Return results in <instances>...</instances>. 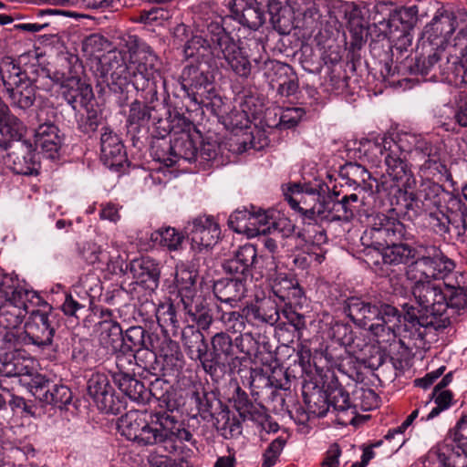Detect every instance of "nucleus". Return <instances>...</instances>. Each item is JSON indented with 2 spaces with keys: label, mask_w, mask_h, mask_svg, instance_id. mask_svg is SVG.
<instances>
[{
  "label": "nucleus",
  "mask_w": 467,
  "mask_h": 467,
  "mask_svg": "<svg viewBox=\"0 0 467 467\" xmlns=\"http://www.w3.org/2000/svg\"><path fill=\"white\" fill-rule=\"evenodd\" d=\"M185 58L203 61L215 67L231 68L236 75L247 77L251 72L248 55L227 34L219 36L213 46L201 35H193L183 47Z\"/></svg>",
  "instance_id": "1"
},
{
  "label": "nucleus",
  "mask_w": 467,
  "mask_h": 467,
  "mask_svg": "<svg viewBox=\"0 0 467 467\" xmlns=\"http://www.w3.org/2000/svg\"><path fill=\"white\" fill-rule=\"evenodd\" d=\"M412 296L420 309L410 304L402 306L405 311L404 319L412 327H433L443 329L451 324V317L448 312L447 296L441 284L436 282L413 283Z\"/></svg>",
  "instance_id": "2"
},
{
  "label": "nucleus",
  "mask_w": 467,
  "mask_h": 467,
  "mask_svg": "<svg viewBox=\"0 0 467 467\" xmlns=\"http://www.w3.org/2000/svg\"><path fill=\"white\" fill-rule=\"evenodd\" d=\"M0 327L16 332L32 307L40 306L43 301L37 293L26 288L16 275L0 274Z\"/></svg>",
  "instance_id": "3"
},
{
  "label": "nucleus",
  "mask_w": 467,
  "mask_h": 467,
  "mask_svg": "<svg viewBox=\"0 0 467 467\" xmlns=\"http://www.w3.org/2000/svg\"><path fill=\"white\" fill-rule=\"evenodd\" d=\"M0 376L18 377L42 406H54L57 402L58 385L36 371L35 361L19 352H8L0 356Z\"/></svg>",
  "instance_id": "4"
},
{
  "label": "nucleus",
  "mask_w": 467,
  "mask_h": 467,
  "mask_svg": "<svg viewBox=\"0 0 467 467\" xmlns=\"http://www.w3.org/2000/svg\"><path fill=\"white\" fill-rule=\"evenodd\" d=\"M368 227L361 235V242L368 247L380 250L389 244L408 239L405 225L396 217L384 213L370 214Z\"/></svg>",
  "instance_id": "5"
},
{
  "label": "nucleus",
  "mask_w": 467,
  "mask_h": 467,
  "mask_svg": "<svg viewBox=\"0 0 467 467\" xmlns=\"http://www.w3.org/2000/svg\"><path fill=\"white\" fill-rule=\"evenodd\" d=\"M455 267L452 260L435 247L426 248L425 253L406 267V276L413 283L435 282L444 279Z\"/></svg>",
  "instance_id": "6"
},
{
  "label": "nucleus",
  "mask_w": 467,
  "mask_h": 467,
  "mask_svg": "<svg viewBox=\"0 0 467 467\" xmlns=\"http://www.w3.org/2000/svg\"><path fill=\"white\" fill-rule=\"evenodd\" d=\"M149 439L150 445L170 444V452L176 451V443L191 441L192 434L185 428L184 422L179 420L168 411H152L149 414Z\"/></svg>",
  "instance_id": "7"
},
{
  "label": "nucleus",
  "mask_w": 467,
  "mask_h": 467,
  "mask_svg": "<svg viewBox=\"0 0 467 467\" xmlns=\"http://www.w3.org/2000/svg\"><path fill=\"white\" fill-rule=\"evenodd\" d=\"M28 315L23 330L6 332L4 340L15 347L30 344L41 348L50 346L56 330L50 325L48 315L36 307H32Z\"/></svg>",
  "instance_id": "8"
},
{
  "label": "nucleus",
  "mask_w": 467,
  "mask_h": 467,
  "mask_svg": "<svg viewBox=\"0 0 467 467\" xmlns=\"http://www.w3.org/2000/svg\"><path fill=\"white\" fill-rule=\"evenodd\" d=\"M234 342V344L231 337L224 332L216 333L212 337V358H207L205 357L202 361V368L206 373L213 375L217 368L230 365L231 361L237 358V349L246 355L251 354V348H245L244 344V342L254 343L251 333L241 334L235 338Z\"/></svg>",
  "instance_id": "9"
},
{
  "label": "nucleus",
  "mask_w": 467,
  "mask_h": 467,
  "mask_svg": "<svg viewBox=\"0 0 467 467\" xmlns=\"http://www.w3.org/2000/svg\"><path fill=\"white\" fill-rule=\"evenodd\" d=\"M400 322L398 309L385 303L371 304L367 309L361 327L367 328L377 338L378 343H389L396 338V328Z\"/></svg>",
  "instance_id": "10"
},
{
  "label": "nucleus",
  "mask_w": 467,
  "mask_h": 467,
  "mask_svg": "<svg viewBox=\"0 0 467 467\" xmlns=\"http://www.w3.org/2000/svg\"><path fill=\"white\" fill-rule=\"evenodd\" d=\"M161 101L153 106L144 105L139 100H135L130 109V114L128 118L129 127L137 130L139 127L146 126L151 122L152 126L156 128L159 134L162 136V133H168L172 130L173 128L167 119L169 109L167 106L169 104L170 95L167 89L161 91Z\"/></svg>",
  "instance_id": "11"
},
{
  "label": "nucleus",
  "mask_w": 467,
  "mask_h": 467,
  "mask_svg": "<svg viewBox=\"0 0 467 467\" xmlns=\"http://www.w3.org/2000/svg\"><path fill=\"white\" fill-rule=\"evenodd\" d=\"M134 70L130 83L133 88H165V81L155 69L157 56L151 47L145 44H139L130 56Z\"/></svg>",
  "instance_id": "12"
},
{
  "label": "nucleus",
  "mask_w": 467,
  "mask_h": 467,
  "mask_svg": "<svg viewBox=\"0 0 467 467\" xmlns=\"http://www.w3.org/2000/svg\"><path fill=\"white\" fill-rule=\"evenodd\" d=\"M296 196L285 193V200L295 211L301 213L306 218L317 220L332 221L333 213L331 198L320 197V195L312 192H303L299 184H294L289 188Z\"/></svg>",
  "instance_id": "13"
},
{
  "label": "nucleus",
  "mask_w": 467,
  "mask_h": 467,
  "mask_svg": "<svg viewBox=\"0 0 467 467\" xmlns=\"http://www.w3.org/2000/svg\"><path fill=\"white\" fill-rule=\"evenodd\" d=\"M374 146L383 156L388 174L396 182V186L405 188L409 185L411 174L402 158L401 146L386 135L377 138Z\"/></svg>",
  "instance_id": "14"
},
{
  "label": "nucleus",
  "mask_w": 467,
  "mask_h": 467,
  "mask_svg": "<svg viewBox=\"0 0 467 467\" xmlns=\"http://www.w3.org/2000/svg\"><path fill=\"white\" fill-rule=\"evenodd\" d=\"M87 389L100 411L116 415L124 409L122 401L115 397L114 389L106 375L93 374L88 381Z\"/></svg>",
  "instance_id": "15"
},
{
  "label": "nucleus",
  "mask_w": 467,
  "mask_h": 467,
  "mask_svg": "<svg viewBox=\"0 0 467 467\" xmlns=\"http://www.w3.org/2000/svg\"><path fill=\"white\" fill-rule=\"evenodd\" d=\"M192 248L198 252L214 245L221 234L219 224L212 216H198L185 227Z\"/></svg>",
  "instance_id": "16"
},
{
  "label": "nucleus",
  "mask_w": 467,
  "mask_h": 467,
  "mask_svg": "<svg viewBox=\"0 0 467 467\" xmlns=\"http://www.w3.org/2000/svg\"><path fill=\"white\" fill-rule=\"evenodd\" d=\"M462 454L454 445L444 440L430 449L424 456V467H467V451Z\"/></svg>",
  "instance_id": "17"
},
{
  "label": "nucleus",
  "mask_w": 467,
  "mask_h": 467,
  "mask_svg": "<svg viewBox=\"0 0 467 467\" xmlns=\"http://www.w3.org/2000/svg\"><path fill=\"white\" fill-rule=\"evenodd\" d=\"M12 151L5 157V164L16 174L33 175L37 173L35 149L28 140L13 144Z\"/></svg>",
  "instance_id": "18"
},
{
  "label": "nucleus",
  "mask_w": 467,
  "mask_h": 467,
  "mask_svg": "<svg viewBox=\"0 0 467 467\" xmlns=\"http://www.w3.org/2000/svg\"><path fill=\"white\" fill-rule=\"evenodd\" d=\"M100 159L109 169L116 171L127 162L126 151L120 139L109 128H104L101 134Z\"/></svg>",
  "instance_id": "19"
},
{
  "label": "nucleus",
  "mask_w": 467,
  "mask_h": 467,
  "mask_svg": "<svg viewBox=\"0 0 467 467\" xmlns=\"http://www.w3.org/2000/svg\"><path fill=\"white\" fill-rule=\"evenodd\" d=\"M273 295L285 306L300 304L303 291L296 279L284 273H277L269 281Z\"/></svg>",
  "instance_id": "20"
},
{
  "label": "nucleus",
  "mask_w": 467,
  "mask_h": 467,
  "mask_svg": "<svg viewBox=\"0 0 467 467\" xmlns=\"http://www.w3.org/2000/svg\"><path fill=\"white\" fill-rule=\"evenodd\" d=\"M26 128L15 115L10 113L8 107L0 102V135L4 138L0 140V148L7 150L13 147L12 141H22Z\"/></svg>",
  "instance_id": "21"
},
{
  "label": "nucleus",
  "mask_w": 467,
  "mask_h": 467,
  "mask_svg": "<svg viewBox=\"0 0 467 467\" xmlns=\"http://www.w3.org/2000/svg\"><path fill=\"white\" fill-rule=\"evenodd\" d=\"M149 418L146 419L138 411H130L121 418L119 429L128 440L136 441L142 446H150Z\"/></svg>",
  "instance_id": "22"
},
{
  "label": "nucleus",
  "mask_w": 467,
  "mask_h": 467,
  "mask_svg": "<svg viewBox=\"0 0 467 467\" xmlns=\"http://www.w3.org/2000/svg\"><path fill=\"white\" fill-rule=\"evenodd\" d=\"M231 9L236 19L251 29H258L265 23V13L256 0H234Z\"/></svg>",
  "instance_id": "23"
},
{
  "label": "nucleus",
  "mask_w": 467,
  "mask_h": 467,
  "mask_svg": "<svg viewBox=\"0 0 467 467\" xmlns=\"http://www.w3.org/2000/svg\"><path fill=\"white\" fill-rule=\"evenodd\" d=\"M246 282L244 276L219 279L213 284V294L223 303L240 302L247 291Z\"/></svg>",
  "instance_id": "24"
},
{
  "label": "nucleus",
  "mask_w": 467,
  "mask_h": 467,
  "mask_svg": "<svg viewBox=\"0 0 467 467\" xmlns=\"http://www.w3.org/2000/svg\"><path fill=\"white\" fill-rule=\"evenodd\" d=\"M268 13L275 30L285 35L294 27L295 14L289 0H268Z\"/></svg>",
  "instance_id": "25"
},
{
  "label": "nucleus",
  "mask_w": 467,
  "mask_h": 467,
  "mask_svg": "<svg viewBox=\"0 0 467 467\" xmlns=\"http://www.w3.org/2000/svg\"><path fill=\"white\" fill-rule=\"evenodd\" d=\"M130 271L138 283L146 285L149 289L158 287L160 269L154 260L149 257L134 259L130 263Z\"/></svg>",
  "instance_id": "26"
},
{
  "label": "nucleus",
  "mask_w": 467,
  "mask_h": 467,
  "mask_svg": "<svg viewBox=\"0 0 467 467\" xmlns=\"http://www.w3.org/2000/svg\"><path fill=\"white\" fill-rule=\"evenodd\" d=\"M98 340L99 346L108 353L116 352L126 345L119 324L113 320H104L98 324Z\"/></svg>",
  "instance_id": "27"
},
{
  "label": "nucleus",
  "mask_w": 467,
  "mask_h": 467,
  "mask_svg": "<svg viewBox=\"0 0 467 467\" xmlns=\"http://www.w3.org/2000/svg\"><path fill=\"white\" fill-rule=\"evenodd\" d=\"M36 145L47 159L55 160L58 152V127L50 120L39 125L36 130Z\"/></svg>",
  "instance_id": "28"
},
{
  "label": "nucleus",
  "mask_w": 467,
  "mask_h": 467,
  "mask_svg": "<svg viewBox=\"0 0 467 467\" xmlns=\"http://www.w3.org/2000/svg\"><path fill=\"white\" fill-rule=\"evenodd\" d=\"M182 341L189 357L202 365L207 356L208 345L203 334L194 326H186L182 331Z\"/></svg>",
  "instance_id": "29"
},
{
  "label": "nucleus",
  "mask_w": 467,
  "mask_h": 467,
  "mask_svg": "<svg viewBox=\"0 0 467 467\" xmlns=\"http://www.w3.org/2000/svg\"><path fill=\"white\" fill-rule=\"evenodd\" d=\"M159 357L163 360V366L171 371L182 368L184 360L180 346L176 341L165 337L158 348Z\"/></svg>",
  "instance_id": "30"
},
{
  "label": "nucleus",
  "mask_w": 467,
  "mask_h": 467,
  "mask_svg": "<svg viewBox=\"0 0 467 467\" xmlns=\"http://www.w3.org/2000/svg\"><path fill=\"white\" fill-rule=\"evenodd\" d=\"M263 106L264 99L255 98L252 92L244 95L242 111L234 110L229 116L231 119L230 125L240 129L247 127V114H259L262 111Z\"/></svg>",
  "instance_id": "31"
},
{
  "label": "nucleus",
  "mask_w": 467,
  "mask_h": 467,
  "mask_svg": "<svg viewBox=\"0 0 467 467\" xmlns=\"http://www.w3.org/2000/svg\"><path fill=\"white\" fill-rule=\"evenodd\" d=\"M381 257L386 265H405L415 257V251L402 242L389 244L381 248Z\"/></svg>",
  "instance_id": "32"
},
{
  "label": "nucleus",
  "mask_w": 467,
  "mask_h": 467,
  "mask_svg": "<svg viewBox=\"0 0 467 467\" xmlns=\"http://www.w3.org/2000/svg\"><path fill=\"white\" fill-rule=\"evenodd\" d=\"M246 317L257 323L275 324L279 319V312L274 302L265 301L260 305H251L244 308Z\"/></svg>",
  "instance_id": "33"
},
{
  "label": "nucleus",
  "mask_w": 467,
  "mask_h": 467,
  "mask_svg": "<svg viewBox=\"0 0 467 467\" xmlns=\"http://www.w3.org/2000/svg\"><path fill=\"white\" fill-rule=\"evenodd\" d=\"M113 356L116 371H112V378H121V376L135 375L136 363L134 350L126 344L119 350L110 353Z\"/></svg>",
  "instance_id": "34"
},
{
  "label": "nucleus",
  "mask_w": 467,
  "mask_h": 467,
  "mask_svg": "<svg viewBox=\"0 0 467 467\" xmlns=\"http://www.w3.org/2000/svg\"><path fill=\"white\" fill-rule=\"evenodd\" d=\"M119 390L130 400L136 402H144L146 400L147 389L144 384L134 378V375L116 377L113 379Z\"/></svg>",
  "instance_id": "35"
},
{
  "label": "nucleus",
  "mask_w": 467,
  "mask_h": 467,
  "mask_svg": "<svg viewBox=\"0 0 467 467\" xmlns=\"http://www.w3.org/2000/svg\"><path fill=\"white\" fill-rule=\"evenodd\" d=\"M303 398L308 411L317 417H324L329 410L328 393L318 387L303 391Z\"/></svg>",
  "instance_id": "36"
},
{
  "label": "nucleus",
  "mask_w": 467,
  "mask_h": 467,
  "mask_svg": "<svg viewBox=\"0 0 467 467\" xmlns=\"http://www.w3.org/2000/svg\"><path fill=\"white\" fill-rule=\"evenodd\" d=\"M348 27L351 36L348 49L351 54V61H354L356 59L355 52L359 50L367 41L368 23L362 16L359 18L348 21Z\"/></svg>",
  "instance_id": "37"
},
{
  "label": "nucleus",
  "mask_w": 467,
  "mask_h": 467,
  "mask_svg": "<svg viewBox=\"0 0 467 467\" xmlns=\"http://www.w3.org/2000/svg\"><path fill=\"white\" fill-rule=\"evenodd\" d=\"M173 156L178 161L183 159L189 162L197 161L198 148L187 132H182L173 139Z\"/></svg>",
  "instance_id": "38"
},
{
  "label": "nucleus",
  "mask_w": 467,
  "mask_h": 467,
  "mask_svg": "<svg viewBox=\"0 0 467 467\" xmlns=\"http://www.w3.org/2000/svg\"><path fill=\"white\" fill-rule=\"evenodd\" d=\"M151 241L170 251H176L184 240V235L172 227H161L150 234Z\"/></svg>",
  "instance_id": "39"
},
{
  "label": "nucleus",
  "mask_w": 467,
  "mask_h": 467,
  "mask_svg": "<svg viewBox=\"0 0 467 467\" xmlns=\"http://www.w3.org/2000/svg\"><path fill=\"white\" fill-rule=\"evenodd\" d=\"M431 156L424 158L418 165L425 176H439L441 180L451 182V174L447 166L440 160L437 149L431 152Z\"/></svg>",
  "instance_id": "40"
},
{
  "label": "nucleus",
  "mask_w": 467,
  "mask_h": 467,
  "mask_svg": "<svg viewBox=\"0 0 467 467\" xmlns=\"http://www.w3.org/2000/svg\"><path fill=\"white\" fill-rule=\"evenodd\" d=\"M214 425L225 439H233L242 433L241 422L234 416H232L227 409H223L217 413Z\"/></svg>",
  "instance_id": "41"
},
{
  "label": "nucleus",
  "mask_w": 467,
  "mask_h": 467,
  "mask_svg": "<svg viewBox=\"0 0 467 467\" xmlns=\"http://www.w3.org/2000/svg\"><path fill=\"white\" fill-rule=\"evenodd\" d=\"M450 294L447 297L448 312L451 317V323L456 320L462 310H467V287L445 284Z\"/></svg>",
  "instance_id": "42"
},
{
  "label": "nucleus",
  "mask_w": 467,
  "mask_h": 467,
  "mask_svg": "<svg viewBox=\"0 0 467 467\" xmlns=\"http://www.w3.org/2000/svg\"><path fill=\"white\" fill-rule=\"evenodd\" d=\"M124 339L130 343L129 346L132 349H138L142 348H155V342L158 337L148 332L142 327L136 326L130 327L126 330Z\"/></svg>",
  "instance_id": "43"
},
{
  "label": "nucleus",
  "mask_w": 467,
  "mask_h": 467,
  "mask_svg": "<svg viewBox=\"0 0 467 467\" xmlns=\"http://www.w3.org/2000/svg\"><path fill=\"white\" fill-rule=\"evenodd\" d=\"M195 282L196 275L192 271L187 268H181L176 271L175 284L182 304L183 298L185 301L192 300Z\"/></svg>",
  "instance_id": "44"
},
{
  "label": "nucleus",
  "mask_w": 467,
  "mask_h": 467,
  "mask_svg": "<svg viewBox=\"0 0 467 467\" xmlns=\"http://www.w3.org/2000/svg\"><path fill=\"white\" fill-rule=\"evenodd\" d=\"M183 307L187 314L192 317L198 327L202 329H208L213 323V316L210 309L201 304L193 305V301H185L183 298Z\"/></svg>",
  "instance_id": "45"
},
{
  "label": "nucleus",
  "mask_w": 467,
  "mask_h": 467,
  "mask_svg": "<svg viewBox=\"0 0 467 467\" xmlns=\"http://www.w3.org/2000/svg\"><path fill=\"white\" fill-rule=\"evenodd\" d=\"M180 81L182 88H202L211 83L208 74H205L194 66L184 67L181 74Z\"/></svg>",
  "instance_id": "46"
},
{
  "label": "nucleus",
  "mask_w": 467,
  "mask_h": 467,
  "mask_svg": "<svg viewBox=\"0 0 467 467\" xmlns=\"http://www.w3.org/2000/svg\"><path fill=\"white\" fill-rule=\"evenodd\" d=\"M252 229L249 231L252 234H271L277 231L275 222L265 211L259 210L253 212Z\"/></svg>",
  "instance_id": "47"
},
{
  "label": "nucleus",
  "mask_w": 467,
  "mask_h": 467,
  "mask_svg": "<svg viewBox=\"0 0 467 467\" xmlns=\"http://www.w3.org/2000/svg\"><path fill=\"white\" fill-rule=\"evenodd\" d=\"M155 348H142L134 350L136 357V367L142 368L150 374L156 375L159 365L157 363V354Z\"/></svg>",
  "instance_id": "48"
},
{
  "label": "nucleus",
  "mask_w": 467,
  "mask_h": 467,
  "mask_svg": "<svg viewBox=\"0 0 467 467\" xmlns=\"http://www.w3.org/2000/svg\"><path fill=\"white\" fill-rule=\"evenodd\" d=\"M219 320L223 327L233 333H242L245 328V321L249 318L244 310L238 311H223L221 310Z\"/></svg>",
  "instance_id": "49"
},
{
  "label": "nucleus",
  "mask_w": 467,
  "mask_h": 467,
  "mask_svg": "<svg viewBox=\"0 0 467 467\" xmlns=\"http://www.w3.org/2000/svg\"><path fill=\"white\" fill-rule=\"evenodd\" d=\"M404 139L413 144L412 149H409L413 155V159L417 163L426 157L431 156V152L437 149L429 141L412 134H405Z\"/></svg>",
  "instance_id": "50"
},
{
  "label": "nucleus",
  "mask_w": 467,
  "mask_h": 467,
  "mask_svg": "<svg viewBox=\"0 0 467 467\" xmlns=\"http://www.w3.org/2000/svg\"><path fill=\"white\" fill-rule=\"evenodd\" d=\"M431 30L443 40L455 30L454 16L452 13L444 12L432 19Z\"/></svg>",
  "instance_id": "51"
},
{
  "label": "nucleus",
  "mask_w": 467,
  "mask_h": 467,
  "mask_svg": "<svg viewBox=\"0 0 467 467\" xmlns=\"http://www.w3.org/2000/svg\"><path fill=\"white\" fill-rule=\"evenodd\" d=\"M371 303L365 302L358 297H351L347 301L346 312L348 317L358 327L364 324L367 315V309Z\"/></svg>",
  "instance_id": "52"
},
{
  "label": "nucleus",
  "mask_w": 467,
  "mask_h": 467,
  "mask_svg": "<svg viewBox=\"0 0 467 467\" xmlns=\"http://www.w3.org/2000/svg\"><path fill=\"white\" fill-rule=\"evenodd\" d=\"M68 64L72 66L69 75L60 81V88H89L90 85L81 82L82 67L78 62V58L75 56H71Z\"/></svg>",
  "instance_id": "53"
},
{
  "label": "nucleus",
  "mask_w": 467,
  "mask_h": 467,
  "mask_svg": "<svg viewBox=\"0 0 467 467\" xmlns=\"http://www.w3.org/2000/svg\"><path fill=\"white\" fill-rule=\"evenodd\" d=\"M192 100L205 107L207 109H211L214 115L222 116L225 112L223 110L224 100L223 97L216 92V89H207L204 97H202L200 101H198L195 97L192 98Z\"/></svg>",
  "instance_id": "54"
},
{
  "label": "nucleus",
  "mask_w": 467,
  "mask_h": 467,
  "mask_svg": "<svg viewBox=\"0 0 467 467\" xmlns=\"http://www.w3.org/2000/svg\"><path fill=\"white\" fill-rule=\"evenodd\" d=\"M252 213L246 209L234 212L228 219L230 228L237 233H249L252 229Z\"/></svg>",
  "instance_id": "55"
},
{
  "label": "nucleus",
  "mask_w": 467,
  "mask_h": 467,
  "mask_svg": "<svg viewBox=\"0 0 467 467\" xmlns=\"http://www.w3.org/2000/svg\"><path fill=\"white\" fill-rule=\"evenodd\" d=\"M11 103L20 109L30 108L36 99L34 89H4Z\"/></svg>",
  "instance_id": "56"
},
{
  "label": "nucleus",
  "mask_w": 467,
  "mask_h": 467,
  "mask_svg": "<svg viewBox=\"0 0 467 467\" xmlns=\"http://www.w3.org/2000/svg\"><path fill=\"white\" fill-rule=\"evenodd\" d=\"M78 414V407L72 402L71 390L63 385H60V419L70 420L75 419Z\"/></svg>",
  "instance_id": "57"
},
{
  "label": "nucleus",
  "mask_w": 467,
  "mask_h": 467,
  "mask_svg": "<svg viewBox=\"0 0 467 467\" xmlns=\"http://www.w3.org/2000/svg\"><path fill=\"white\" fill-rule=\"evenodd\" d=\"M171 148H173V140L171 141H166L164 140L158 141L152 147L154 158L166 166L174 165L177 161L176 157L173 156L174 154Z\"/></svg>",
  "instance_id": "58"
},
{
  "label": "nucleus",
  "mask_w": 467,
  "mask_h": 467,
  "mask_svg": "<svg viewBox=\"0 0 467 467\" xmlns=\"http://www.w3.org/2000/svg\"><path fill=\"white\" fill-rule=\"evenodd\" d=\"M156 317L162 327H171L174 331L179 327L176 310L171 303L161 304L157 309Z\"/></svg>",
  "instance_id": "59"
},
{
  "label": "nucleus",
  "mask_w": 467,
  "mask_h": 467,
  "mask_svg": "<svg viewBox=\"0 0 467 467\" xmlns=\"http://www.w3.org/2000/svg\"><path fill=\"white\" fill-rule=\"evenodd\" d=\"M416 15L415 7L406 8L404 10L400 11L397 14L391 15L388 20H384L379 24L382 26L384 29V33L386 35L391 36L394 31H399V24L403 23L404 18H414Z\"/></svg>",
  "instance_id": "60"
},
{
  "label": "nucleus",
  "mask_w": 467,
  "mask_h": 467,
  "mask_svg": "<svg viewBox=\"0 0 467 467\" xmlns=\"http://www.w3.org/2000/svg\"><path fill=\"white\" fill-rule=\"evenodd\" d=\"M82 257L89 264H95L98 261L102 259L107 260L108 263H113L114 260L116 263H119V259L120 256L118 254L117 256L108 255L107 257L102 254L100 247L94 243H87L83 245L81 250Z\"/></svg>",
  "instance_id": "61"
},
{
  "label": "nucleus",
  "mask_w": 467,
  "mask_h": 467,
  "mask_svg": "<svg viewBox=\"0 0 467 467\" xmlns=\"http://www.w3.org/2000/svg\"><path fill=\"white\" fill-rule=\"evenodd\" d=\"M432 395L436 406L432 408V410L430 411L426 418H421L422 420H432L433 418L438 416L441 411L447 410L451 404L452 394L450 390H440L437 393H435V390H433Z\"/></svg>",
  "instance_id": "62"
},
{
  "label": "nucleus",
  "mask_w": 467,
  "mask_h": 467,
  "mask_svg": "<svg viewBox=\"0 0 467 467\" xmlns=\"http://www.w3.org/2000/svg\"><path fill=\"white\" fill-rule=\"evenodd\" d=\"M285 445V440L278 437L275 439L263 454L262 467H273Z\"/></svg>",
  "instance_id": "63"
},
{
  "label": "nucleus",
  "mask_w": 467,
  "mask_h": 467,
  "mask_svg": "<svg viewBox=\"0 0 467 467\" xmlns=\"http://www.w3.org/2000/svg\"><path fill=\"white\" fill-rule=\"evenodd\" d=\"M452 441L457 444L456 450L462 454V451H467V417H462L456 424L451 434Z\"/></svg>",
  "instance_id": "64"
}]
</instances>
